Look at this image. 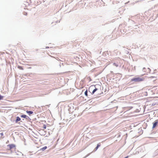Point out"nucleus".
I'll return each instance as SVG.
<instances>
[{
  "mask_svg": "<svg viewBox=\"0 0 158 158\" xmlns=\"http://www.w3.org/2000/svg\"><path fill=\"white\" fill-rule=\"evenodd\" d=\"M158 123V120H156L154 123H153V125L152 128H154L157 125Z\"/></svg>",
  "mask_w": 158,
  "mask_h": 158,
  "instance_id": "3",
  "label": "nucleus"
},
{
  "mask_svg": "<svg viewBox=\"0 0 158 158\" xmlns=\"http://www.w3.org/2000/svg\"><path fill=\"white\" fill-rule=\"evenodd\" d=\"M21 120L20 118L18 116L16 117V119L15 120V123H17L18 122Z\"/></svg>",
  "mask_w": 158,
  "mask_h": 158,
  "instance_id": "5",
  "label": "nucleus"
},
{
  "mask_svg": "<svg viewBox=\"0 0 158 158\" xmlns=\"http://www.w3.org/2000/svg\"><path fill=\"white\" fill-rule=\"evenodd\" d=\"M98 89L95 88L93 91L92 93H91V94H94V93L98 90Z\"/></svg>",
  "mask_w": 158,
  "mask_h": 158,
  "instance_id": "7",
  "label": "nucleus"
},
{
  "mask_svg": "<svg viewBox=\"0 0 158 158\" xmlns=\"http://www.w3.org/2000/svg\"><path fill=\"white\" fill-rule=\"evenodd\" d=\"M49 47H48V46H47L46 47V49H47V48H49Z\"/></svg>",
  "mask_w": 158,
  "mask_h": 158,
  "instance_id": "19",
  "label": "nucleus"
},
{
  "mask_svg": "<svg viewBox=\"0 0 158 158\" xmlns=\"http://www.w3.org/2000/svg\"><path fill=\"white\" fill-rule=\"evenodd\" d=\"M43 128L44 129H46V126L45 124H44L43 126Z\"/></svg>",
  "mask_w": 158,
  "mask_h": 158,
  "instance_id": "14",
  "label": "nucleus"
},
{
  "mask_svg": "<svg viewBox=\"0 0 158 158\" xmlns=\"http://www.w3.org/2000/svg\"><path fill=\"white\" fill-rule=\"evenodd\" d=\"M85 95L86 96H88V91L87 90H86L85 92Z\"/></svg>",
  "mask_w": 158,
  "mask_h": 158,
  "instance_id": "11",
  "label": "nucleus"
},
{
  "mask_svg": "<svg viewBox=\"0 0 158 158\" xmlns=\"http://www.w3.org/2000/svg\"><path fill=\"white\" fill-rule=\"evenodd\" d=\"M101 146V144L100 143H98L97 145V146L96 147L94 148V151H96L98 148L99 147Z\"/></svg>",
  "mask_w": 158,
  "mask_h": 158,
  "instance_id": "4",
  "label": "nucleus"
},
{
  "mask_svg": "<svg viewBox=\"0 0 158 158\" xmlns=\"http://www.w3.org/2000/svg\"><path fill=\"white\" fill-rule=\"evenodd\" d=\"M144 80L143 77L140 78L139 77H135L132 78L130 81V82L132 83L136 82H139L143 81Z\"/></svg>",
  "mask_w": 158,
  "mask_h": 158,
  "instance_id": "1",
  "label": "nucleus"
},
{
  "mask_svg": "<svg viewBox=\"0 0 158 158\" xmlns=\"http://www.w3.org/2000/svg\"><path fill=\"white\" fill-rule=\"evenodd\" d=\"M3 98H4V96H2L0 94V100H2L3 99Z\"/></svg>",
  "mask_w": 158,
  "mask_h": 158,
  "instance_id": "12",
  "label": "nucleus"
},
{
  "mask_svg": "<svg viewBox=\"0 0 158 158\" xmlns=\"http://www.w3.org/2000/svg\"><path fill=\"white\" fill-rule=\"evenodd\" d=\"M145 68H143V69L142 70L144 72H145Z\"/></svg>",
  "mask_w": 158,
  "mask_h": 158,
  "instance_id": "17",
  "label": "nucleus"
},
{
  "mask_svg": "<svg viewBox=\"0 0 158 158\" xmlns=\"http://www.w3.org/2000/svg\"><path fill=\"white\" fill-rule=\"evenodd\" d=\"M24 120V119H23V120H22V121H21V122H22V121H23V120Z\"/></svg>",
  "mask_w": 158,
  "mask_h": 158,
  "instance_id": "24",
  "label": "nucleus"
},
{
  "mask_svg": "<svg viewBox=\"0 0 158 158\" xmlns=\"http://www.w3.org/2000/svg\"><path fill=\"white\" fill-rule=\"evenodd\" d=\"M26 115L25 114H23L20 116V117L22 118H25L26 117Z\"/></svg>",
  "mask_w": 158,
  "mask_h": 158,
  "instance_id": "10",
  "label": "nucleus"
},
{
  "mask_svg": "<svg viewBox=\"0 0 158 158\" xmlns=\"http://www.w3.org/2000/svg\"><path fill=\"white\" fill-rule=\"evenodd\" d=\"M136 26H136V25H135V27H136Z\"/></svg>",
  "mask_w": 158,
  "mask_h": 158,
  "instance_id": "25",
  "label": "nucleus"
},
{
  "mask_svg": "<svg viewBox=\"0 0 158 158\" xmlns=\"http://www.w3.org/2000/svg\"><path fill=\"white\" fill-rule=\"evenodd\" d=\"M130 89V88H127L126 89L127 90H129Z\"/></svg>",
  "mask_w": 158,
  "mask_h": 158,
  "instance_id": "18",
  "label": "nucleus"
},
{
  "mask_svg": "<svg viewBox=\"0 0 158 158\" xmlns=\"http://www.w3.org/2000/svg\"><path fill=\"white\" fill-rule=\"evenodd\" d=\"M24 120V119H23V120H22V121H21V122H22V121H23V120Z\"/></svg>",
  "mask_w": 158,
  "mask_h": 158,
  "instance_id": "23",
  "label": "nucleus"
},
{
  "mask_svg": "<svg viewBox=\"0 0 158 158\" xmlns=\"http://www.w3.org/2000/svg\"><path fill=\"white\" fill-rule=\"evenodd\" d=\"M7 146L9 147V149L10 150L14 148H15V145L14 144H10L8 145Z\"/></svg>",
  "mask_w": 158,
  "mask_h": 158,
  "instance_id": "2",
  "label": "nucleus"
},
{
  "mask_svg": "<svg viewBox=\"0 0 158 158\" xmlns=\"http://www.w3.org/2000/svg\"><path fill=\"white\" fill-rule=\"evenodd\" d=\"M148 72L150 73L151 71V69L149 68H148Z\"/></svg>",
  "mask_w": 158,
  "mask_h": 158,
  "instance_id": "15",
  "label": "nucleus"
},
{
  "mask_svg": "<svg viewBox=\"0 0 158 158\" xmlns=\"http://www.w3.org/2000/svg\"><path fill=\"white\" fill-rule=\"evenodd\" d=\"M18 68H19V69H21V70H23V68L21 67V66H19L18 67Z\"/></svg>",
  "mask_w": 158,
  "mask_h": 158,
  "instance_id": "13",
  "label": "nucleus"
},
{
  "mask_svg": "<svg viewBox=\"0 0 158 158\" xmlns=\"http://www.w3.org/2000/svg\"><path fill=\"white\" fill-rule=\"evenodd\" d=\"M25 118L27 120V121H30L31 120L28 116L27 115L26 116V117Z\"/></svg>",
  "mask_w": 158,
  "mask_h": 158,
  "instance_id": "9",
  "label": "nucleus"
},
{
  "mask_svg": "<svg viewBox=\"0 0 158 158\" xmlns=\"http://www.w3.org/2000/svg\"><path fill=\"white\" fill-rule=\"evenodd\" d=\"M24 15H27V13L26 12H24Z\"/></svg>",
  "mask_w": 158,
  "mask_h": 158,
  "instance_id": "16",
  "label": "nucleus"
},
{
  "mask_svg": "<svg viewBox=\"0 0 158 158\" xmlns=\"http://www.w3.org/2000/svg\"><path fill=\"white\" fill-rule=\"evenodd\" d=\"M24 120V119H23V120H22V121H21V122H22V121H23V120Z\"/></svg>",
  "mask_w": 158,
  "mask_h": 158,
  "instance_id": "22",
  "label": "nucleus"
},
{
  "mask_svg": "<svg viewBox=\"0 0 158 158\" xmlns=\"http://www.w3.org/2000/svg\"><path fill=\"white\" fill-rule=\"evenodd\" d=\"M26 112L29 115H30L31 114H32L33 113V112L31 111H28L27 110Z\"/></svg>",
  "mask_w": 158,
  "mask_h": 158,
  "instance_id": "6",
  "label": "nucleus"
},
{
  "mask_svg": "<svg viewBox=\"0 0 158 158\" xmlns=\"http://www.w3.org/2000/svg\"><path fill=\"white\" fill-rule=\"evenodd\" d=\"M47 148V147L46 146H45L43 147V148L40 149V150L42 151H44L45 149H46Z\"/></svg>",
  "mask_w": 158,
  "mask_h": 158,
  "instance_id": "8",
  "label": "nucleus"
},
{
  "mask_svg": "<svg viewBox=\"0 0 158 158\" xmlns=\"http://www.w3.org/2000/svg\"><path fill=\"white\" fill-rule=\"evenodd\" d=\"M134 29H137V28H136V27H134Z\"/></svg>",
  "mask_w": 158,
  "mask_h": 158,
  "instance_id": "21",
  "label": "nucleus"
},
{
  "mask_svg": "<svg viewBox=\"0 0 158 158\" xmlns=\"http://www.w3.org/2000/svg\"><path fill=\"white\" fill-rule=\"evenodd\" d=\"M1 135H3V133H1Z\"/></svg>",
  "mask_w": 158,
  "mask_h": 158,
  "instance_id": "20",
  "label": "nucleus"
}]
</instances>
